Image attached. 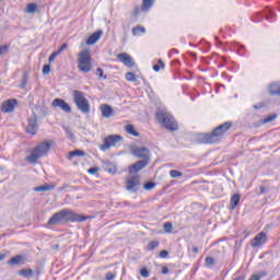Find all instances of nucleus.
I'll return each instance as SVG.
<instances>
[{"mask_svg":"<svg viewBox=\"0 0 280 280\" xmlns=\"http://www.w3.org/2000/svg\"><path fill=\"white\" fill-rule=\"evenodd\" d=\"M231 126H233V124H231V121H228L218 126L210 133H199L197 136V141L198 143H206V144L219 143V141H222V137L226 135V131L231 129Z\"/></svg>","mask_w":280,"mask_h":280,"instance_id":"1","label":"nucleus"},{"mask_svg":"<svg viewBox=\"0 0 280 280\" xmlns=\"http://www.w3.org/2000/svg\"><path fill=\"white\" fill-rule=\"evenodd\" d=\"M89 217H84L82 214H78L69 209H63L57 213H55L49 220L48 224H60V222H86Z\"/></svg>","mask_w":280,"mask_h":280,"instance_id":"2","label":"nucleus"},{"mask_svg":"<svg viewBox=\"0 0 280 280\" xmlns=\"http://www.w3.org/2000/svg\"><path fill=\"white\" fill-rule=\"evenodd\" d=\"M54 141L51 140H45L42 143H39L37 147H35V149L31 152L30 155H27L25 158V161H27V163H36V161H38V159L45 156V154H47L49 152V150H51V145H52Z\"/></svg>","mask_w":280,"mask_h":280,"instance_id":"3","label":"nucleus"},{"mask_svg":"<svg viewBox=\"0 0 280 280\" xmlns=\"http://www.w3.org/2000/svg\"><path fill=\"white\" fill-rule=\"evenodd\" d=\"M92 57H91V49L90 48H84L78 54V59H77V65H78V70L81 73H91L93 69V63L91 62Z\"/></svg>","mask_w":280,"mask_h":280,"instance_id":"4","label":"nucleus"},{"mask_svg":"<svg viewBox=\"0 0 280 280\" xmlns=\"http://www.w3.org/2000/svg\"><path fill=\"white\" fill-rule=\"evenodd\" d=\"M156 119L166 130L176 131L178 130V122L174 119V116L167 112L160 110L156 113Z\"/></svg>","mask_w":280,"mask_h":280,"instance_id":"5","label":"nucleus"},{"mask_svg":"<svg viewBox=\"0 0 280 280\" xmlns=\"http://www.w3.org/2000/svg\"><path fill=\"white\" fill-rule=\"evenodd\" d=\"M73 101L81 113L84 115L91 113V104L89 103V100H86V96H84V93L78 90L73 91Z\"/></svg>","mask_w":280,"mask_h":280,"instance_id":"6","label":"nucleus"},{"mask_svg":"<svg viewBox=\"0 0 280 280\" xmlns=\"http://www.w3.org/2000/svg\"><path fill=\"white\" fill-rule=\"evenodd\" d=\"M121 141V136L112 135L104 139V143L101 145L102 152H106V150H110V148H115L117 143Z\"/></svg>","mask_w":280,"mask_h":280,"instance_id":"7","label":"nucleus"},{"mask_svg":"<svg viewBox=\"0 0 280 280\" xmlns=\"http://www.w3.org/2000/svg\"><path fill=\"white\" fill-rule=\"evenodd\" d=\"M152 5H154V0H142V5L141 7H136L133 10V16L137 19L141 12H150L152 9Z\"/></svg>","mask_w":280,"mask_h":280,"instance_id":"8","label":"nucleus"},{"mask_svg":"<svg viewBox=\"0 0 280 280\" xmlns=\"http://www.w3.org/2000/svg\"><path fill=\"white\" fill-rule=\"evenodd\" d=\"M139 185H141V178L139 175H133L126 180L127 191H137L139 189Z\"/></svg>","mask_w":280,"mask_h":280,"instance_id":"9","label":"nucleus"},{"mask_svg":"<svg viewBox=\"0 0 280 280\" xmlns=\"http://www.w3.org/2000/svg\"><path fill=\"white\" fill-rule=\"evenodd\" d=\"M38 117L36 114H32L31 117L28 118V125L26 127V132L28 135H36L38 132Z\"/></svg>","mask_w":280,"mask_h":280,"instance_id":"10","label":"nucleus"},{"mask_svg":"<svg viewBox=\"0 0 280 280\" xmlns=\"http://www.w3.org/2000/svg\"><path fill=\"white\" fill-rule=\"evenodd\" d=\"M131 153L137 159H150V149L145 147H136L131 150Z\"/></svg>","mask_w":280,"mask_h":280,"instance_id":"11","label":"nucleus"},{"mask_svg":"<svg viewBox=\"0 0 280 280\" xmlns=\"http://www.w3.org/2000/svg\"><path fill=\"white\" fill-rule=\"evenodd\" d=\"M16 104H19V102L16 100H14V98L8 100L2 103L1 112L2 113H13L14 108H16Z\"/></svg>","mask_w":280,"mask_h":280,"instance_id":"12","label":"nucleus"},{"mask_svg":"<svg viewBox=\"0 0 280 280\" xmlns=\"http://www.w3.org/2000/svg\"><path fill=\"white\" fill-rule=\"evenodd\" d=\"M149 163L150 162L148 160H140L129 167V173L137 174L141 172V170H144V167H148Z\"/></svg>","mask_w":280,"mask_h":280,"instance_id":"13","label":"nucleus"},{"mask_svg":"<svg viewBox=\"0 0 280 280\" xmlns=\"http://www.w3.org/2000/svg\"><path fill=\"white\" fill-rule=\"evenodd\" d=\"M52 106L54 108H61L63 113H71V106H69L62 98H55L52 101Z\"/></svg>","mask_w":280,"mask_h":280,"instance_id":"14","label":"nucleus"},{"mask_svg":"<svg viewBox=\"0 0 280 280\" xmlns=\"http://www.w3.org/2000/svg\"><path fill=\"white\" fill-rule=\"evenodd\" d=\"M261 244H266V233L265 232L258 233L253 238L250 246H252V248H257V246H261Z\"/></svg>","mask_w":280,"mask_h":280,"instance_id":"15","label":"nucleus"},{"mask_svg":"<svg viewBox=\"0 0 280 280\" xmlns=\"http://www.w3.org/2000/svg\"><path fill=\"white\" fill-rule=\"evenodd\" d=\"M117 58L124 63L125 67H135V62L132 61V57H130V55L122 52L117 55Z\"/></svg>","mask_w":280,"mask_h":280,"instance_id":"16","label":"nucleus"},{"mask_svg":"<svg viewBox=\"0 0 280 280\" xmlns=\"http://www.w3.org/2000/svg\"><path fill=\"white\" fill-rule=\"evenodd\" d=\"M27 261V257L25 255H16L9 260L10 266H23Z\"/></svg>","mask_w":280,"mask_h":280,"instance_id":"17","label":"nucleus"},{"mask_svg":"<svg viewBox=\"0 0 280 280\" xmlns=\"http://www.w3.org/2000/svg\"><path fill=\"white\" fill-rule=\"evenodd\" d=\"M100 108H101V113H102L103 117H105V119H108V118L113 117V115H115V110H113V107H110V105H108V104H102Z\"/></svg>","mask_w":280,"mask_h":280,"instance_id":"18","label":"nucleus"},{"mask_svg":"<svg viewBox=\"0 0 280 280\" xmlns=\"http://www.w3.org/2000/svg\"><path fill=\"white\" fill-rule=\"evenodd\" d=\"M104 34V32L102 31H97L95 33H93L85 42V45H95V43H97V40H100L102 38V35Z\"/></svg>","mask_w":280,"mask_h":280,"instance_id":"19","label":"nucleus"},{"mask_svg":"<svg viewBox=\"0 0 280 280\" xmlns=\"http://www.w3.org/2000/svg\"><path fill=\"white\" fill-rule=\"evenodd\" d=\"M51 189H56L55 185L45 184L43 186H38L34 188V191H51Z\"/></svg>","mask_w":280,"mask_h":280,"instance_id":"20","label":"nucleus"},{"mask_svg":"<svg viewBox=\"0 0 280 280\" xmlns=\"http://www.w3.org/2000/svg\"><path fill=\"white\" fill-rule=\"evenodd\" d=\"M269 93L271 95H280V83L269 85Z\"/></svg>","mask_w":280,"mask_h":280,"instance_id":"21","label":"nucleus"},{"mask_svg":"<svg viewBox=\"0 0 280 280\" xmlns=\"http://www.w3.org/2000/svg\"><path fill=\"white\" fill-rule=\"evenodd\" d=\"M21 277H25V279H32L34 277V270L32 269H22L19 271Z\"/></svg>","mask_w":280,"mask_h":280,"instance_id":"22","label":"nucleus"},{"mask_svg":"<svg viewBox=\"0 0 280 280\" xmlns=\"http://www.w3.org/2000/svg\"><path fill=\"white\" fill-rule=\"evenodd\" d=\"M38 10V5L36 3H28L24 10L26 14H34Z\"/></svg>","mask_w":280,"mask_h":280,"instance_id":"23","label":"nucleus"},{"mask_svg":"<svg viewBox=\"0 0 280 280\" xmlns=\"http://www.w3.org/2000/svg\"><path fill=\"white\" fill-rule=\"evenodd\" d=\"M132 36H141V34H145V27L141 26V25H137L135 26L132 30ZM139 32L141 34H139Z\"/></svg>","mask_w":280,"mask_h":280,"instance_id":"24","label":"nucleus"},{"mask_svg":"<svg viewBox=\"0 0 280 280\" xmlns=\"http://www.w3.org/2000/svg\"><path fill=\"white\" fill-rule=\"evenodd\" d=\"M241 198H242V196H240V194H235L231 197V209H235V207H237V205H240Z\"/></svg>","mask_w":280,"mask_h":280,"instance_id":"25","label":"nucleus"},{"mask_svg":"<svg viewBox=\"0 0 280 280\" xmlns=\"http://www.w3.org/2000/svg\"><path fill=\"white\" fill-rule=\"evenodd\" d=\"M125 130L128 135H131L132 137H139V132L135 131V126L132 125L125 126Z\"/></svg>","mask_w":280,"mask_h":280,"instance_id":"26","label":"nucleus"},{"mask_svg":"<svg viewBox=\"0 0 280 280\" xmlns=\"http://www.w3.org/2000/svg\"><path fill=\"white\" fill-rule=\"evenodd\" d=\"M85 154L86 153L82 150H74L69 153L68 159H73V156H85Z\"/></svg>","mask_w":280,"mask_h":280,"instance_id":"27","label":"nucleus"},{"mask_svg":"<svg viewBox=\"0 0 280 280\" xmlns=\"http://www.w3.org/2000/svg\"><path fill=\"white\" fill-rule=\"evenodd\" d=\"M161 69H165V63L163 62V60L159 59L158 60V65L153 66V71H161Z\"/></svg>","mask_w":280,"mask_h":280,"instance_id":"28","label":"nucleus"},{"mask_svg":"<svg viewBox=\"0 0 280 280\" xmlns=\"http://www.w3.org/2000/svg\"><path fill=\"white\" fill-rule=\"evenodd\" d=\"M125 78H126L127 82H137V77L132 72H127L125 74Z\"/></svg>","mask_w":280,"mask_h":280,"instance_id":"29","label":"nucleus"},{"mask_svg":"<svg viewBox=\"0 0 280 280\" xmlns=\"http://www.w3.org/2000/svg\"><path fill=\"white\" fill-rule=\"evenodd\" d=\"M170 176L171 178H180V176H183V173L180 171L171 170Z\"/></svg>","mask_w":280,"mask_h":280,"instance_id":"30","label":"nucleus"},{"mask_svg":"<svg viewBox=\"0 0 280 280\" xmlns=\"http://www.w3.org/2000/svg\"><path fill=\"white\" fill-rule=\"evenodd\" d=\"M163 229L165 233H172V229H174V225L172 224V222H166L164 223Z\"/></svg>","mask_w":280,"mask_h":280,"instance_id":"31","label":"nucleus"},{"mask_svg":"<svg viewBox=\"0 0 280 280\" xmlns=\"http://www.w3.org/2000/svg\"><path fill=\"white\" fill-rule=\"evenodd\" d=\"M65 131H66L68 139H70L71 141H73V139H75V136H73V131L71 129H69V127H65Z\"/></svg>","mask_w":280,"mask_h":280,"instance_id":"32","label":"nucleus"},{"mask_svg":"<svg viewBox=\"0 0 280 280\" xmlns=\"http://www.w3.org/2000/svg\"><path fill=\"white\" fill-rule=\"evenodd\" d=\"M277 119V115H270L262 120V124H272Z\"/></svg>","mask_w":280,"mask_h":280,"instance_id":"33","label":"nucleus"},{"mask_svg":"<svg viewBox=\"0 0 280 280\" xmlns=\"http://www.w3.org/2000/svg\"><path fill=\"white\" fill-rule=\"evenodd\" d=\"M154 248H159V242L158 241H152L148 245V250H154Z\"/></svg>","mask_w":280,"mask_h":280,"instance_id":"34","label":"nucleus"},{"mask_svg":"<svg viewBox=\"0 0 280 280\" xmlns=\"http://www.w3.org/2000/svg\"><path fill=\"white\" fill-rule=\"evenodd\" d=\"M154 187H156V184L153 182H148L144 184V189H147V191H150V189H154Z\"/></svg>","mask_w":280,"mask_h":280,"instance_id":"35","label":"nucleus"},{"mask_svg":"<svg viewBox=\"0 0 280 280\" xmlns=\"http://www.w3.org/2000/svg\"><path fill=\"white\" fill-rule=\"evenodd\" d=\"M140 275L141 277H143V279H148V277H150V271L148 270V268H142L140 269Z\"/></svg>","mask_w":280,"mask_h":280,"instance_id":"36","label":"nucleus"},{"mask_svg":"<svg viewBox=\"0 0 280 280\" xmlns=\"http://www.w3.org/2000/svg\"><path fill=\"white\" fill-rule=\"evenodd\" d=\"M96 75L102 78V80H106V75H104V70H102V68L96 69Z\"/></svg>","mask_w":280,"mask_h":280,"instance_id":"37","label":"nucleus"},{"mask_svg":"<svg viewBox=\"0 0 280 280\" xmlns=\"http://www.w3.org/2000/svg\"><path fill=\"white\" fill-rule=\"evenodd\" d=\"M27 86V74L23 75L22 82L20 84V89H25Z\"/></svg>","mask_w":280,"mask_h":280,"instance_id":"38","label":"nucleus"},{"mask_svg":"<svg viewBox=\"0 0 280 280\" xmlns=\"http://www.w3.org/2000/svg\"><path fill=\"white\" fill-rule=\"evenodd\" d=\"M213 264H215V260L213 259V257H206V265L208 267L213 266Z\"/></svg>","mask_w":280,"mask_h":280,"instance_id":"39","label":"nucleus"},{"mask_svg":"<svg viewBox=\"0 0 280 280\" xmlns=\"http://www.w3.org/2000/svg\"><path fill=\"white\" fill-rule=\"evenodd\" d=\"M49 71H51V67L49 65H45L43 67V73L44 75H48Z\"/></svg>","mask_w":280,"mask_h":280,"instance_id":"40","label":"nucleus"},{"mask_svg":"<svg viewBox=\"0 0 280 280\" xmlns=\"http://www.w3.org/2000/svg\"><path fill=\"white\" fill-rule=\"evenodd\" d=\"M8 49H10L7 45L0 46V56L3 54H8Z\"/></svg>","mask_w":280,"mask_h":280,"instance_id":"41","label":"nucleus"},{"mask_svg":"<svg viewBox=\"0 0 280 280\" xmlns=\"http://www.w3.org/2000/svg\"><path fill=\"white\" fill-rule=\"evenodd\" d=\"M67 47H68L67 44H62L56 52L60 56L62 54V51H65V49H67Z\"/></svg>","mask_w":280,"mask_h":280,"instance_id":"42","label":"nucleus"},{"mask_svg":"<svg viewBox=\"0 0 280 280\" xmlns=\"http://www.w3.org/2000/svg\"><path fill=\"white\" fill-rule=\"evenodd\" d=\"M57 56H59L57 51L52 52V54L49 56V58H48L49 62H54V60H56V57H57Z\"/></svg>","mask_w":280,"mask_h":280,"instance_id":"43","label":"nucleus"},{"mask_svg":"<svg viewBox=\"0 0 280 280\" xmlns=\"http://www.w3.org/2000/svg\"><path fill=\"white\" fill-rule=\"evenodd\" d=\"M268 273L266 271H260L258 273H255L256 277H258V279H264V277H266Z\"/></svg>","mask_w":280,"mask_h":280,"instance_id":"44","label":"nucleus"},{"mask_svg":"<svg viewBox=\"0 0 280 280\" xmlns=\"http://www.w3.org/2000/svg\"><path fill=\"white\" fill-rule=\"evenodd\" d=\"M89 174H97V172H100V168L98 167H91L89 168Z\"/></svg>","mask_w":280,"mask_h":280,"instance_id":"45","label":"nucleus"},{"mask_svg":"<svg viewBox=\"0 0 280 280\" xmlns=\"http://www.w3.org/2000/svg\"><path fill=\"white\" fill-rule=\"evenodd\" d=\"M106 280H114L115 279V275L113 272H107L105 276Z\"/></svg>","mask_w":280,"mask_h":280,"instance_id":"46","label":"nucleus"},{"mask_svg":"<svg viewBox=\"0 0 280 280\" xmlns=\"http://www.w3.org/2000/svg\"><path fill=\"white\" fill-rule=\"evenodd\" d=\"M167 255H170V253L167 250L160 252V257H162V259H165V257H167Z\"/></svg>","mask_w":280,"mask_h":280,"instance_id":"47","label":"nucleus"},{"mask_svg":"<svg viewBox=\"0 0 280 280\" xmlns=\"http://www.w3.org/2000/svg\"><path fill=\"white\" fill-rule=\"evenodd\" d=\"M170 272V269L167 267L162 268V275H167Z\"/></svg>","mask_w":280,"mask_h":280,"instance_id":"48","label":"nucleus"},{"mask_svg":"<svg viewBox=\"0 0 280 280\" xmlns=\"http://www.w3.org/2000/svg\"><path fill=\"white\" fill-rule=\"evenodd\" d=\"M268 12L270 13V15L269 14L266 15L267 21L270 20V16H272V11L270 9L268 10Z\"/></svg>","mask_w":280,"mask_h":280,"instance_id":"49","label":"nucleus"},{"mask_svg":"<svg viewBox=\"0 0 280 280\" xmlns=\"http://www.w3.org/2000/svg\"><path fill=\"white\" fill-rule=\"evenodd\" d=\"M249 280H259V277H257L255 273L249 278Z\"/></svg>","mask_w":280,"mask_h":280,"instance_id":"50","label":"nucleus"},{"mask_svg":"<svg viewBox=\"0 0 280 280\" xmlns=\"http://www.w3.org/2000/svg\"><path fill=\"white\" fill-rule=\"evenodd\" d=\"M260 194H266V187L260 186Z\"/></svg>","mask_w":280,"mask_h":280,"instance_id":"51","label":"nucleus"},{"mask_svg":"<svg viewBox=\"0 0 280 280\" xmlns=\"http://www.w3.org/2000/svg\"><path fill=\"white\" fill-rule=\"evenodd\" d=\"M107 172H108L109 174H115V168H108Z\"/></svg>","mask_w":280,"mask_h":280,"instance_id":"52","label":"nucleus"},{"mask_svg":"<svg viewBox=\"0 0 280 280\" xmlns=\"http://www.w3.org/2000/svg\"><path fill=\"white\" fill-rule=\"evenodd\" d=\"M5 259V254H0V261H3Z\"/></svg>","mask_w":280,"mask_h":280,"instance_id":"53","label":"nucleus"},{"mask_svg":"<svg viewBox=\"0 0 280 280\" xmlns=\"http://www.w3.org/2000/svg\"><path fill=\"white\" fill-rule=\"evenodd\" d=\"M192 253H198V247H192Z\"/></svg>","mask_w":280,"mask_h":280,"instance_id":"54","label":"nucleus"},{"mask_svg":"<svg viewBox=\"0 0 280 280\" xmlns=\"http://www.w3.org/2000/svg\"><path fill=\"white\" fill-rule=\"evenodd\" d=\"M62 189H67V186L59 188V191H62Z\"/></svg>","mask_w":280,"mask_h":280,"instance_id":"55","label":"nucleus"},{"mask_svg":"<svg viewBox=\"0 0 280 280\" xmlns=\"http://www.w3.org/2000/svg\"><path fill=\"white\" fill-rule=\"evenodd\" d=\"M40 276V271H37V277H39Z\"/></svg>","mask_w":280,"mask_h":280,"instance_id":"56","label":"nucleus"},{"mask_svg":"<svg viewBox=\"0 0 280 280\" xmlns=\"http://www.w3.org/2000/svg\"><path fill=\"white\" fill-rule=\"evenodd\" d=\"M191 56H195V57H196V52H191Z\"/></svg>","mask_w":280,"mask_h":280,"instance_id":"57","label":"nucleus"},{"mask_svg":"<svg viewBox=\"0 0 280 280\" xmlns=\"http://www.w3.org/2000/svg\"><path fill=\"white\" fill-rule=\"evenodd\" d=\"M254 108H258L257 105H255Z\"/></svg>","mask_w":280,"mask_h":280,"instance_id":"58","label":"nucleus"},{"mask_svg":"<svg viewBox=\"0 0 280 280\" xmlns=\"http://www.w3.org/2000/svg\"><path fill=\"white\" fill-rule=\"evenodd\" d=\"M81 45H84V42H83V43H81Z\"/></svg>","mask_w":280,"mask_h":280,"instance_id":"59","label":"nucleus"}]
</instances>
